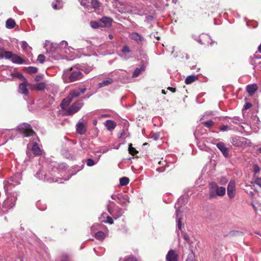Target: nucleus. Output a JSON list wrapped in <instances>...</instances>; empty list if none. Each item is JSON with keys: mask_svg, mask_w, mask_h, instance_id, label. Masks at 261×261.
I'll return each instance as SVG.
<instances>
[{"mask_svg": "<svg viewBox=\"0 0 261 261\" xmlns=\"http://www.w3.org/2000/svg\"><path fill=\"white\" fill-rule=\"evenodd\" d=\"M83 74L81 70L75 67H71L63 75L64 80L66 83H71L81 80Z\"/></svg>", "mask_w": 261, "mask_h": 261, "instance_id": "f257e3e1", "label": "nucleus"}, {"mask_svg": "<svg viewBox=\"0 0 261 261\" xmlns=\"http://www.w3.org/2000/svg\"><path fill=\"white\" fill-rule=\"evenodd\" d=\"M209 198L215 199L218 196L222 197L226 193V189L223 187H219L215 182H211L209 184Z\"/></svg>", "mask_w": 261, "mask_h": 261, "instance_id": "f03ea898", "label": "nucleus"}, {"mask_svg": "<svg viewBox=\"0 0 261 261\" xmlns=\"http://www.w3.org/2000/svg\"><path fill=\"white\" fill-rule=\"evenodd\" d=\"M58 171V169L56 168L55 170H53L52 173L50 172H44L42 170L39 171L36 174V177L40 179L46 180L48 182H59L60 183L63 182L61 178L55 177V173Z\"/></svg>", "mask_w": 261, "mask_h": 261, "instance_id": "7ed1b4c3", "label": "nucleus"}, {"mask_svg": "<svg viewBox=\"0 0 261 261\" xmlns=\"http://www.w3.org/2000/svg\"><path fill=\"white\" fill-rule=\"evenodd\" d=\"M20 180L21 177L20 174L17 173L9 180L5 181L4 183V188L6 193H7L11 191L15 185L19 184Z\"/></svg>", "mask_w": 261, "mask_h": 261, "instance_id": "20e7f679", "label": "nucleus"}, {"mask_svg": "<svg viewBox=\"0 0 261 261\" xmlns=\"http://www.w3.org/2000/svg\"><path fill=\"white\" fill-rule=\"evenodd\" d=\"M19 132L23 135L24 137H34L35 135V132L32 129L31 126L27 123H23L18 127Z\"/></svg>", "mask_w": 261, "mask_h": 261, "instance_id": "39448f33", "label": "nucleus"}, {"mask_svg": "<svg viewBox=\"0 0 261 261\" xmlns=\"http://www.w3.org/2000/svg\"><path fill=\"white\" fill-rule=\"evenodd\" d=\"M181 234L185 247H188L189 251H191L192 250V244H193V238L191 233L182 232Z\"/></svg>", "mask_w": 261, "mask_h": 261, "instance_id": "423d86ee", "label": "nucleus"}, {"mask_svg": "<svg viewBox=\"0 0 261 261\" xmlns=\"http://www.w3.org/2000/svg\"><path fill=\"white\" fill-rule=\"evenodd\" d=\"M111 198L122 205H124L126 204L127 203L129 202V198L128 196L127 195H124L121 193L113 194L111 196Z\"/></svg>", "mask_w": 261, "mask_h": 261, "instance_id": "0eeeda50", "label": "nucleus"}, {"mask_svg": "<svg viewBox=\"0 0 261 261\" xmlns=\"http://www.w3.org/2000/svg\"><path fill=\"white\" fill-rule=\"evenodd\" d=\"M83 103L80 101H76L73 103L71 107H70L65 111V115H72L73 114L76 113L80 110L82 107Z\"/></svg>", "mask_w": 261, "mask_h": 261, "instance_id": "6e6552de", "label": "nucleus"}, {"mask_svg": "<svg viewBox=\"0 0 261 261\" xmlns=\"http://www.w3.org/2000/svg\"><path fill=\"white\" fill-rule=\"evenodd\" d=\"M16 197H8L3 202L2 207L3 208L6 210L4 213H6L8 212V210L12 208L15 205V202L16 201Z\"/></svg>", "mask_w": 261, "mask_h": 261, "instance_id": "1a4fd4ad", "label": "nucleus"}, {"mask_svg": "<svg viewBox=\"0 0 261 261\" xmlns=\"http://www.w3.org/2000/svg\"><path fill=\"white\" fill-rule=\"evenodd\" d=\"M227 193L228 196L230 198H233L236 194V182L234 180H231L227 188Z\"/></svg>", "mask_w": 261, "mask_h": 261, "instance_id": "9d476101", "label": "nucleus"}, {"mask_svg": "<svg viewBox=\"0 0 261 261\" xmlns=\"http://www.w3.org/2000/svg\"><path fill=\"white\" fill-rule=\"evenodd\" d=\"M131 39L135 41L139 45H142L144 41V37L137 32H133L129 35Z\"/></svg>", "mask_w": 261, "mask_h": 261, "instance_id": "9b49d317", "label": "nucleus"}, {"mask_svg": "<svg viewBox=\"0 0 261 261\" xmlns=\"http://www.w3.org/2000/svg\"><path fill=\"white\" fill-rule=\"evenodd\" d=\"M108 211L109 213L115 219L120 217L123 213V210L121 208L117 206L112 210H111L109 207H108Z\"/></svg>", "mask_w": 261, "mask_h": 261, "instance_id": "f8f14e48", "label": "nucleus"}, {"mask_svg": "<svg viewBox=\"0 0 261 261\" xmlns=\"http://www.w3.org/2000/svg\"><path fill=\"white\" fill-rule=\"evenodd\" d=\"M216 146L221 151L223 155L225 158H228L229 156V150L223 142H218L216 144Z\"/></svg>", "mask_w": 261, "mask_h": 261, "instance_id": "ddd939ff", "label": "nucleus"}, {"mask_svg": "<svg viewBox=\"0 0 261 261\" xmlns=\"http://www.w3.org/2000/svg\"><path fill=\"white\" fill-rule=\"evenodd\" d=\"M29 85H30L27 80H25L24 81H23L22 83L19 84L18 92L20 93L24 94V95H28L29 92L27 87H28Z\"/></svg>", "mask_w": 261, "mask_h": 261, "instance_id": "4468645a", "label": "nucleus"}, {"mask_svg": "<svg viewBox=\"0 0 261 261\" xmlns=\"http://www.w3.org/2000/svg\"><path fill=\"white\" fill-rule=\"evenodd\" d=\"M86 88H79L70 91L69 95L71 96L73 99L74 98L79 97L81 94H84L86 91Z\"/></svg>", "mask_w": 261, "mask_h": 261, "instance_id": "2eb2a0df", "label": "nucleus"}, {"mask_svg": "<svg viewBox=\"0 0 261 261\" xmlns=\"http://www.w3.org/2000/svg\"><path fill=\"white\" fill-rule=\"evenodd\" d=\"M113 19L109 17H103L100 20V23L101 24V27H109L111 25Z\"/></svg>", "mask_w": 261, "mask_h": 261, "instance_id": "dca6fc26", "label": "nucleus"}, {"mask_svg": "<svg viewBox=\"0 0 261 261\" xmlns=\"http://www.w3.org/2000/svg\"><path fill=\"white\" fill-rule=\"evenodd\" d=\"M76 132L80 135H84L86 132L85 124L82 122H79L76 125Z\"/></svg>", "mask_w": 261, "mask_h": 261, "instance_id": "f3484780", "label": "nucleus"}, {"mask_svg": "<svg viewBox=\"0 0 261 261\" xmlns=\"http://www.w3.org/2000/svg\"><path fill=\"white\" fill-rule=\"evenodd\" d=\"M133 7L131 3H127L124 7H121L119 11L121 13H130L132 12Z\"/></svg>", "mask_w": 261, "mask_h": 261, "instance_id": "a211bd4d", "label": "nucleus"}, {"mask_svg": "<svg viewBox=\"0 0 261 261\" xmlns=\"http://www.w3.org/2000/svg\"><path fill=\"white\" fill-rule=\"evenodd\" d=\"M178 255L174 250H170L166 255L167 261H177Z\"/></svg>", "mask_w": 261, "mask_h": 261, "instance_id": "6ab92c4d", "label": "nucleus"}, {"mask_svg": "<svg viewBox=\"0 0 261 261\" xmlns=\"http://www.w3.org/2000/svg\"><path fill=\"white\" fill-rule=\"evenodd\" d=\"M72 100V99L71 96H70L68 94V95L61 102L60 104L61 109L63 110H65L66 108L70 104Z\"/></svg>", "mask_w": 261, "mask_h": 261, "instance_id": "aec40b11", "label": "nucleus"}, {"mask_svg": "<svg viewBox=\"0 0 261 261\" xmlns=\"http://www.w3.org/2000/svg\"><path fill=\"white\" fill-rule=\"evenodd\" d=\"M113 80L110 77H107L106 80L102 81L101 82L98 84V88H100L102 87L108 86L113 83Z\"/></svg>", "mask_w": 261, "mask_h": 261, "instance_id": "412c9836", "label": "nucleus"}, {"mask_svg": "<svg viewBox=\"0 0 261 261\" xmlns=\"http://www.w3.org/2000/svg\"><path fill=\"white\" fill-rule=\"evenodd\" d=\"M257 86L255 84L249 85L247 86L246 90L249 95L251 96L255 92L257 89Z\"/></svg>", "mask_w": 261, "mask_h": 261, "instance_id": "4be33fe9", "label": "nucleus"}, {"mask_svg": "<svg viewBox=\"0 0 261 261\" xmlns=\"http://www.w3.org/2000/svg\"><path fill=\"white\" fill-rule=\"evenodd\" d=\"M198 75H190L187 77L185 80V83L187 85L191 84L198 79Z\"/></svg>", "mask_w": 261, "mask_h": 261, "instance_id": "5701e85b", "label": "nucleus"}, {"mask_svg": "<svg viewBox=\"0 0 261 261\" xmlns=\"http://www.w3.org/2000/svg\"><path fill=\"white\" fill-rule=\"evenodd\" d=\"M105 126L107 127L109 130H112L115 128L116 124L114 121L111 120H108L106 122Z\"/></svg>", "mask_w": 261, "mask_h": 261, "instance_id": "b1692460", "label": "nucleus"}, {"mask_svg": "<svg viewBox=\"0 0 261 261\" xmlns=\"http://www.w3.org/2000/svg\"><path fill=\"white\" fill-rule=\"evenodd\" d=\"M32 151L33 153L36 155L40 154L41 152V150L36 142H35L33 144L32 147Z\"/></svg>", "mask_w": 261, "mask_h": 261, "instance_id": "393cba45", "label": "nucleus"}, {"mask_svg": "<svg viewBox=\"0 0 261 261\" xmlns=\"http://www.w3.org/2000/svg\"><path fill=\"white\" fill-rule=\"evenodd\" d=\"M205 35L204 34H202L201 36L193 35H192V37L195 41L199 42L201 44H205L206 43L204 42L205 39L204 36Z\"/></svg>", "mask_w": 261, "mask_h": 261, "instance_id": "a878e982", "label": "nucleus"}, {"mask_svg": "<svg viewBox=\"0 0 261 261\" xmlns=\"http://www.w3.org/2000/svg\"><path fill=\"white\" fill-rule=\"evenodd\" d=\"M0 55L2 58H5L6 59L12 58L13 56V54L11 52L8 51H4L2 49H0Z\"/></svg>", "mask_w": 261, "mask_h": 261, "instance_id": "bb28decb", "label": "nucleus"}, {"mask_svg": "<svg viewBox=\"0 0 261 261\" xmlns=\"http://www.w3.org/2000/svg\"><path fill=\"white\" fill-rule=\"evenodd\" d=\"M206 133V130L202 128L200 125L197 127L195 132H194V135L196 137L197 136L202 135Z\"/></svg>", "mask_w": 261, "mask_h": 261, "instance_id": "cd10ccee", "label": "nucleus"}, {"mask_svg": "<svg viewBox=\"0 0 261 261\" xmlns=\"http://www.w3.org/2000/svg\"><path fill=\"white\" fill-rule=\"evenodd\" d=\"M11 59L12 61L14 63L20 64L23 62V60L17 55H13Z\"/></svg>", "mask_w": 261, "mask_h": 261, "instance_id": "c85d7f7f", "label": "nucleus"}, {"mask_svg": "<svg viewBox=\"0 0 261 261\" xmlns=\"http://www.w3.org/2000/svg\"><path fill=\"white\" fill-rule=\"evenodd\" d=\"M174 207L176 209L177 227V228L179 229V218H178V212L179 209V204L178 203V200H177V202L175 204Z\"/></svg>", "mask_w": 261, "mask_h": 261, "instance_id": "c756f323", "label": "nucleus"}, {"mask_svg": "<svg viewBox=\"0 0 261 261\" xmlns=\"http://www.w3.org/2000/svg\"><path fill=\"white\" fill-rule=\"evenodd\" d=\"M15 25V21L12 19L9 18L8 19L6 22V27L8 29H13Z\"/></svg>", "mask_w": 261, "mask_h": 261, "instance_id": "7c9ffc66", "label": "nucleus"}, {"mask_svg": "<svg viewBox=\"0 0 261 261\" xmlns=\"http://www.w3.org/2000/svg\"><path fill=\"white\" fill-rule=\"evenodd\" d=\"M204 41L206 43L205 44H209L210 46H213L215 43H216V42L215 41H213L211 38V37L208 35H205L204 36Z\"/></svg>", "mask_w": 261, "mask_h": 261, "instance_id": "2f4dec72", "label": "nucleus"}, {"mask_svg": "<svg viewBox=\"0 0 261 261\" xmlns=\"http://www.w3.org/2000/svg\"><path fill=\"white\" fill-rule=\"evenodd\" d=\"M34 88L36 89L38 91H42L45 88V84L44 83H39L35 84L34 86Z\"/></svg>", "mask_w": 261, "mask_h": 261, "instance_id": "473e14b6", "label": "nucleus"}, {"mask_svg": "<svg viewBox=\"0 0 261 261\" xmlns=\"http://www.w3.org/2000/svg\"><path fill=\"white\" fill-rule=\"evenodd\" d=\"M90 4L94 9H98L99 8L100 3L98 0H91Z\"/></svg>", "mask_w": 261, "mask_h": 261, "instance_id": "72a5a7b5", "label": "nucleus"}, {"mask_svg": "<svg viewBox=\"0 0 261 261\" xmlns=\"http://www.w3.org/2000/svg\"><path fill=\"white\" fill-rule=\"evenodd\" d=\"M95 237L96 239L101 241L104 239L105 234L102 231H99L95 233Z\"/></svg>", "mask_w": 261, "mask_h": 261, "instance_id": "f704fd0d", "label": "nucleus"}, {"mask_svg": "<svg viewBox=\"0 0 261 261\" xmlns=\"http://www.w3.org/2000/svg\"><path fill=\"white\" fill-rule=\"evenodd\" d=\"M25 71L28 73H35L37 72L38 69L36 67L30 66L26 68Z\"/></svg>", "mask_w": 261, "mask_h": 261, "instance_id": "c9c22d12", "label": "nucleus"}, {"mask_svg": "<svg viewBox=\"0 0 261 261\" xmlns=\"http://www.w3.org/2000/svg\"><path fill=\"white\" fill-rule=\"evenodd\" d=\"M189 253L188 255L186 261H195V254L194 253L192 250L189 251Z\"/></svg>", "mask_w": 261, "mask_h": 261, "instance_id": "e433bc0d", "label": "nucleus"}, {"mask_svg": "<svg viewBox=\"0 0 261 261\" xmlns=\"http://www.w3.org/2000/svg\"><path fill=\"white\" fill-rule=\"evenodd\" d=\"M129 182V178L126 177H123L120 178V184L121 186H126Z\"/></svg>", "mask_w": 261, "mask_h": 261, "instance_id": "4c0bfd02", "label": "nucleus"}, {"mask_svg": "<svg viewBox=\"0 0 261 261\" xmlns=\"http://www.w3.org/2000/svg\"><path fill=\"white\" fill-rule=\"evenodd\" d=\"M128 151L129 153L133 155L137 154L138 152V151H137L136 149L133 147L132 144H129Z\"/></svg>", "mask_w": 261, "mask_h": 261, "instance_id": "58836bf2", "label": "nucleus"}, {"mask_svg": "<svg viewBox=\"0 0 261 261\" xmlns=\"http://www.w3.org/2000/svg\"><path fill=\"white\" fill-rule=\"evenodd\" d=\"M101 24L100 23V22L97 21H91L90 22V26L93 29H97L101 27Z\"/></svg>", "mask_w": 261, "mask_h": 261, "instance_id": "ea45409f", "label": "nucleus"}, {"mask_svg": "<svg viewBox=\"0 0 261 261\" xmlns=\"http://www.w3.org/2000/svg\"><path fill=\"white\" fill-rule=\"evenodd\" d=\"M218 181L221 185H225L228 182V180L225 177H221Z\"/></svg>", "mask_w": 261, "mask_h": 261, "instance_id": "a19ab883", "label": "nucleus"}, {"mask_svg": "<svg viewBox=\"0 0 261 261\" xmlns=\"http://www.w3.org/2000/svg\"><path fill=\"white\" fill-rule=\"evenodd\" d=\"M201 123L207 128H211L214 124V122L212 120H210L205 122H203Z\"/></svg>", "mask_w": 261, "mask_h": 261, "instance_id": "79ce46f5", "label": "nucleus"}, {"mask_svg": "<svg viewBox=\"0 0 261 261\" xmlns=\"http://www.w3.org/2000/svg\"><path fill=\"white\" fill-rule=\"evenodd\" d=\"M80 1L81 5L85 8H88L89 6L91 0H80Z\"/></svg>", "mask_w": 261, "mask_h": 261, "instance_id": "37998d69", "label": "nucleus"}, {"mask_svg": "<svg viewBox=\"0 0 261 261\" xmlns=\"http://www.w3.org/2000/svg\"><path fill=\"white\" fill-rule=\"evenodd\" d=\"M143 70L144 69L143 68H136L133 72V76L137 77Z\"/></svg>", "mask_w": 261, "mask_h": 261, "instance_id": "c03bdc74", "label": "nucleus"}, {"mask_svg": "<svg viewBox=\"0 0 261 261\" xmlns=\"http://www.w3.org/2000/svg\"><path fill=\"white\" fill-rule=\"evenodd\" d=\"M189 197V195L183 196L182 197L180 196V201H182V203L184 204L187 203L188 202Z\"/></svg>", "mask_w": 261, "mask_h": 261, "instance_id": "a18cd8bd", "label": "nucleus"}, {"mask_svg": "<svg viewBox=\"0 0 261 261\" xmlns=\"http://www.w3.org/2000/svg\"><path fill=\"white\" fill-rule=\"evenodd\" d=\"M253 168V172L255 174L259 173L260 171V167L257 164H254Z\"/></svg>", "mask_w": 261, "mask_h": 261, "instance_id": "49530a36", "label": "nucleus"}, {"mask_svg": "<svg viewBox=\"0 0 261 261\" xmlns=\"http://www.w3.org/2000/svg\"><path fill=\"white\" fill-rule=\"evenodd\" d=\"M56 1L58 2L59 4L58 5L57 4H54V3H53L52 5L53 8L55 10L61 9L62 7V5L60 4V2L59 1L56 0Z\"/></svg>", "mask_w": 261, "mask_h": 261, "instance_id": "de8ad7c7", "label": "nucleus"}, {"mask_svg": "<svg viewBox=\"0 0 261 261\" xmlns=\"http://www.w3.org/2000/svg\"><path fill=\"white\" fill-rule=\"evenodd\" d=\"M254 184L257 185L261 189V178L255 177L254 178Z\"/></svg>", "mask_w": 261, "mask_h": 261, "instance_id": "09e8293b", "label": "nucleus"}, {"mask_svg": "<svg viewBox=\"0 0 261 261\" xmlns=\"http://www.w3.org/2000/svg\"><path fill=\"white\" fill-rule=\"evenodd\" d=\"M45 60V56L43 55L40 54L38 56L37 61L40 63H43Z\"/></svg>", "mask_w": 261, "mask_h": 261, "instance_id": "8fccbe9b", "label": "nucleus"}, {"mask_svg": "<svg viewBox=\"0 0 261 261\" xmlns=\"http://www.w3.org/2000/svg\"><path fill=\"white\" fill-rule=\"evenodd\" d=\"M95 162L91 159H88L87 160V165L91 167L95 164Z\"/></svg>", "mask_w": 261, "mask_h": 261, "instance_id": "3c124183", "label": "nucleus"}, {"mask_svg": "<svg viewBox=\"0 0 261 261\" xmlns=\"http://www.w3.org/2000/svg\"><path fill=\"white\" fill-rule=\"evenodd\" d=\"M123 261H137V259L133 256H129L124 257Z\"/></svg>", "mask_w": 261, "mask_h": 261, "instance_id": "603ef678", "label": "nucleus"}, {"mask_svg": "<svg viewBox=\"0 0 261 261\" xmlns=\"http://www.w3.org/2000/svg\"><path fill=\"white\" fill-rule=\"evenodd\" d=\"M130 51V49L129 48V47L127 46H124L123 47L122 49V52L123 53H128Z\"/></svg>", "mask_w": 261, "mask_h": 261, "instance_id": "864d4df0", "label": "nucleus"}, {"mask_svg": "<svg viewBox=\"0 0 261 261\" xmlns=\"http://www.w3.org/2000/svg\"><path fill=\"white\" fill-rule=\"evenodd\" d=\"M219 129L222 132H225L228 130V126L227 125H223L220 127Z\"/></svg>", "mask_w": 261, "mask_h": 261, "instance_id": "5fc2aeb1", "label": "nucleus"}, {"mask_svg": "<svg viewBox=\"0 0 261 261\" xmlns=\"http://www.w3.org/2000/svg\"><path fill=\"white\" fill-rule=\"evenodd\" d=\"M239 137H234V138H231V143H232L234 145H236V146H237V145H238V144L237 143H236L235 142H236V141H238V139H239Z\"/></svg>", "mask_w": 261, "mask_h": 261, "instance_id": "6e6d98bb", "label": "nucleus"}, {"mask_svg": "<svg viewBox=\"0 0 261 261\" xmlns=\"http://www.w3.org/2000/svg\"><path fill=\"white\" fill-rule=\"evenodd\" d=\"M240 119L239 117H234L233 118L232 122L234 124H237L238 122L240 121Z\"/></svg>", "mask_w": 261, "mask_h": 261, "instance_id": "4d7b16f0", "label": "nucleus"}, {"mask_svg": "<svg viewBox=\"0 0 261 261\" xmlns=\"http://www.w3.org/2000/svg\"><path fill=\"white\" fill-rule=\"evenodd\" d=\"M106 222L107 223H109L111 224L113 223V219L111 217H110V216H107Z\"/></svg>", "mask_w": 261, "mask_h": 261, "instance_id": "13d9d810", "label": "nucleus"}, {"mask_svg": "<svg viewBox=\"0 0 261 261\" xmlns=\"http://www.w3.org/2000/svg\"><path fill=\"white\" fill-rule=\"evenodd\" d=\"M252 107L251 103L247 102L244 106V109L248 110Z\"/></svg>", "mask_w": 261, "mask_h": 261, "instance_id": "bf43d9fd", "label": "nucleus"}, {"mask_svg": "<svg viewBox=\"0 0 261 261\" xmlns=\"http://www.w3.org/2000/svg\"><path fill=\"white\" fill-rule=\"evenodd\" d=\"M29 46L28 43L25 41H23L22 42V48L23 49H27V48Z\"/></svg>", "mask_w": 261, "mask_h": 261, "instance_id": "052dcab7", "label": "nucleus"}, {"mask_svg": "<svg viewBox=\"0 0 261 261\" xmlns=\"http://www.w3.org/2000/svg\"><path fill=\"white\" fill-rule=\"evenodd\" d=\"M253 58H255V59H261V56H260V57H257V56H255L253 58H251V61H250V63H251L253 66H254V67H255V66L254 65V63H253Z\"/></svg>", "mask_w": 261, "mask_h": 261, "instance_id": "680f3d73", "label": "nucleus"}, {"mask_svg": "<svg viewBox=\"0 0 261 261\" xmlns=\"http://www.w3.org/2000/svg\"><path fill=\"white\" fill-rule=\"evenodd\" d=\"M17 77L19 78L20 80H23V81H24L25 80H27L24 76L21 74H18L17 75Z\"/></svg>", "mask_w": 261, "mask_h": 261, "instance_id": "e2e57ef3", "label": "nucleus"}, {"mask_svg": "<svg viewBox=\"0 0 261 261\" xmlns=\"http://www.w3.org/2000/svg\"><path fill=\"white\" fill-rule=\"evenodd\" d=\"M127 2H122V1H119L118 3L121 6V7H124L125 5L127 4Z\"/></svg>", "mask_w": 261, "mask_h": 261, "instance_id": "0e129e2a", "label": "nucleus"}, {"mask_svg": "<svg viewBox=\"0 0 261 261\" xmlns=\"http://www.w3.org/2000/svg\"><path fill=\"white\" fill-rule=\"evenodd\" d=\"M68 45V43L67 41H62L61 43H60V45H62L63 46H64L65 47H66Z\"/></svg>", "mask_w": 261, "mask_h": 261, "instance_id": "69168bd1", "label": "nucleus"}, {"mask_svg": "<svg viewBox=\"0 0 261 261\" xmlns=\"http://www.w3.org/2000/svg\"><path fill=\"white\" fill-rule=\"evenodd\" d=\"M153 19V17L152 16L149 15L146 17V21L149 22Z\"/></svg>", "mask_w": 261, "mask_h": 261, "instance_id": "338daca9", "label": "nucleus"}, {"mask_svg": "<svg viewBox=\"0 0 261 261\" xmlns=\"http://www.w3.org/2000/svg\"><path fill=\"white\" fill-rule=\"evenodd\" d=\"M68 256L67 255H65L63 256V259L61 261H68Z\"/></svg>", "mask_w": 261, "mask_h": 261, "instance_id": "774afa93", "label": "nucleus"}]
</instances>
